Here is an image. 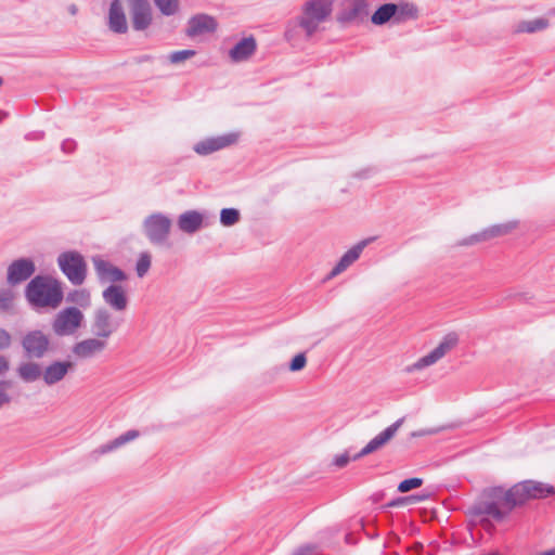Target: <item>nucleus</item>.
<instances>
[{"label":"nucleus","mask_w":555,"mask_h":555,"mask_svg":"<svg viewBox=\"0 0 555 555\" xmlns=\"http://www.w3.org/2000/svg\"><path fill=\"white\" fill-rule=\"evenodd\" d=\"M554 493V488L547 483L526 480L504 491L501 488L491 490V500L482 501L474 506L478 516L488 515L495 520H503L517 505L530 499H542Z\"/></svg>","instance_id":"obj_1"},{"label":"nucleus","mask_w":555,"mask_h":555,"mask_svg":"<svg viewBox=\"0 0 555 555\" xmlns=\"http://www.w3.org/2000/svg\"><path fill=\"white\" fill-rule=\"evenodd\" d=\"M25 297L34 309H56L63 301L61 283L49 275H36L25 288Z\"/></svg>","instance_id":"obj_2"},{"label":"nucleus","mask_w":555,"mask_h":555,"mask_svg":"<svg viewBox=\"0 0 555 555\" xmlns=\"http://www.w3.org/2000/svg\"><path fill=\"white\" fill-rule=\"evenodd\" d=\"M57 264L73 285H81L87 276V263L81 254L76 250L61 253Z\"/></svg>","instance_id":"obj_3"},{"label":"nucleus","mask_w":555,"mask_h":555,"mask_svg":"<svg viewBox=\"0 0 555 555\" xmlns=\"http://www.w3.org/2000/svg\"><path fill=\"white\" fill-rule=\"evenodd\" d=\"M85 314L77 307H67L59 311L52 321V331L56 336H73L82 326Z\"/></svg>","instance_id":"obj_4"},{"label":"nucleus","mask_w":555,"mask_h":555,"mask_svg":"<svg viewBox=\"0 0 555 555\" xmlns=\"http://www.w3.org/2000/svg\"><path fill=\"white\" fill-rule=\"evenodd\" d=\"M459 340V335L455 332L448 333L435 349L409 365L405 371L408 373H413L436 364L457 346Z\"/></svg>","instance_id":"obj_5"},{"label":"nucleus","mask_w":555,"mask_h":555,"mask_svg":"<svg viewBox=\"0 0 555 555\" xmlns=\"http://www.w3.org/2000/svg\"><path fill=\"white\" fill-rule=\"evenodd\" d=\"M143 228L151 243L162 245L170 233L171 220L163 214H153L144 220Z\"/></svg>","instance_id":"obj_6"},{"label":"nucleus","mask_w":555,"mask_h":555,"mask_svg":"<svg viewBox=\"0 0 555 555\" xmlns=\"http://www.w3.org/2000/svg\"><path fill=\"white\" fill-rule=\"evenodd\" d=\"M121 323L122 319H116L107 309L99 308L94 311L91 331L94 336L107 341L117 332Z\"/></svg>","instance_id":"obj_7"},{"label":"nucleus","mask_w":555,"mask_h":555,"mask_svg":"<svg viewBox=\"0 0 555 555\" xmlns=\"http://www.w3.org/2000/svg\"><path fill=\"white\" fill-rule=\"evenodd\" d=\"M22 346L29 358L41 359L50 350V338L39 330L30 331L24 336Z\"/></svg>","instance_id":"obj_8"},{"label":"nucleus","mask_w":555,"mask_h":555,"mask_svg":"<svg viewBox=\"0 0 555 555\" xmlns=\"http://www.w3.org/2000/svg\"><path fill=\"white\" fill-rule=\"evenodd\" d=\"M131 24L135 30H145L152 24V8L149 0H126Z\"/></svg>","instance_id":"obj_9"},{"label":"nucleus","mask_w":555,"mask_h":555,"mask_svg":"<svg viewBox=\"0 0 555 555\" xmlns=\"http://www.w3.org/2000/svg\"><path fill=\"white\" fill-rule=\"evenodd\" d=\"M107 345L108 343L103 338L96 336L89 337L74 344L72 353L78 360H90L102 354L106 350Z\"/></svg>","instance_id":"obj_10"},{"label":"nucleus","mask_w":555,"mask_h":555,"mask_svg":"<svg viewBox=\"0 0 555 555\" xmlns=\"http://www.w3.org/2000/svg\"><path fill=\"white\" fill-rule=\"evenodd\" d=\"M75 370V363L69 360H54L42 369V380L46 386H54L61 383Z\"/></svg>","instance_id":"obj_11"},{"label":"nucleus","mask_w":555,"mask_h":555,"mask_svg":"<svg viewBox=\"0 0 555 555\" xmlns=\"http://www.w3.org/2000/svg\"><path fill=\"white\" fill-rule=\"evenodd\" d=\"M92 262L101 283L118 284L127 279L126 273L121 269L102 259L100 256L92 257Z\"/></svg>","instance_id":"obj_12"},{"label":"nucleus","mask_w":555,"mask_h":555,"mask_svg":"<svg viewBox=\"0 0 555 555\" xmlns=\"http://www.w3.org/2000/svg\"><path fill=\"white\" fill-rule=\"evenodd\" d=\"M404 418H399L385 430L379 433L376 437H374L358 454L353 456V460H359L365 455H369L379 449H382L386 443H388L397 434L399 428L402 426Z\"/></svg>","instance_id":"obj_13"},{"label":"nucleus","mask_w":555,"mask_h":555,"mask_svg":"<svg viewBox=\"0 0 555 555\" xmlns=\"http://www.w3.org/2000/svg\"><path fill=\"white\" fill-rule=\"evenodd\" d=\"M36 271L35 262L29 258L14 260L8 268V283L17 285L29 279Z\"/></svg>","instance_id":"obj_14"},{"label":"nucleus","mask_w":555,"mask_h":555,"mask_svg":"<svg viewBox=\"0 0 555 555\" xmlns=\"http://www.w3.org/2000/svg\"><path fill=\"white\" fill-rule=\"evenodd\" d=\"M104 302L117 312L128 308L129 299L127 291L120 284H111L102 292Z\"/></svg>","instance_id":"obj_15"},{"label":"nucleus","mask_w":555,"mask_h":555,"mask_svg":"<svg viewBox=\"0 0 555 555\" xmlns=\"http://www.w3.org/2000/svg\"><path fill=\"white\" fill-rule=\"evenodd\" d=\"M374 238H366L360 241L353 247H351L348 251H346L343 257L339 259L337 264L333 268L330 273V278H334L341 272H344L347 268H349L358 258L360 257L363 249L370 244Z\"/></svg>","instance_id":"obj_16"},{"label":"nucleus","mask_w":555,"mask_h":555,"mask_svg":"<svg viewBox=\"0 0 555 555\" xmlns=\"http://www.w3.org/2000/svg\"><path fill=\"white\" fill-rule=\"evenodd\" d=\"M108 27L116 34H125L128 30L127 18L120 0H113L111 3Z\"/></svg>","instance_id":"obj_17"},{"label":"nucleus","mask_w":555,"mask_h":555,"mask_svg":"<svg viewBox=\"0 0 555 555\" xmlns=\"http://www.w3.org/2000/svg\"><path fill=\"white\" fill-rule=\"evenodd\" d=\"M139 436H140L139 430H137V429L128 430V431L124 433L122 435L118 436L117 438H115L114 440L100 446L98 449H95L92 452V454L98 457L100 455L113 452V451L121 448L126 443L135 440Z\"/></svg>","instance_id":"obj_18"},{"label":"nucleus","mask_w":555,"mask_h":555,"mask_svg":"<svg viewBox=\"0 0 555 555\" xmlns=\"http://www.w3.org/2000/svg\"><path fill=\"white\" fill-rule=\"evenodd\" d=\"M256 48V40L253 37L243 38L230 50V57L234 62L246 61L255 53Z\"/></svg>","instance_id":"obj_19"},{"label":"nucleus","mask_w":555,"mask_h":555,"mask_svg":"<svg viewBox=\"0 0 555 555\" xmlns=\"http://www.w3.org/2000/svg\"><path fill=\"white\" fill-rule=\"evenodd\" d=\"M304 11L317 22H324L332 12L331 0H310L305 4Z\"/></svg>","instance_id":"obj_20"},{"label":"nucleus","mask_w":555,"mask_h":555,"mask_svg":"<svg viewBox=\"0 0 555 555\" xmlns=\"http://www.w3.org/2000/svg\"><path fill=\"white\" fill-rule=\"evenodd\" d=\"M366 0H346L340 18L345 22H353L366 15Z\"/></svg>","instance_id":"obj_21"},{"label":"nucleus","mask_w":555,"mask_h":555,"mask_svg":"<svg viewBox=\"0 0 555 555\" xmlns=\"http://www.w3.org/2000/svg\"><path fill=\"white\" fill-rule=\"evenodd\" d=\"M203 224V216L194 210L185 211L178 218L179 229L188 234L195 233Z\"/></svg>","instance_id":"obj_22"},{"label":"nucleus","mask_w":555,"mask_h":555,"mask_svg":"<svg viewBox=\"0 0 555 555\" xmlns=\"http://www.w3.org/2000/svg\"><path fill=\"white\" fill-rule=\"evenodd\" d=\"M519 222L517 220H511L504 223L491 225L485 230H482L483 237L487 241H490L495 237L504 236L512 233L514 230L518 228Z\"/></svg>","instance_id":"obj_23"},{"label":"nucleus","mask_w":555,"mask_h":555,"mask_svg":"<svg viewBox=\"0 0 555 555\" xmlns=\"http://www.w3.org/2000/svg\"><path fill=\"white\" fill-rule=\"evenodd\" d=\"M17 374L25 383H33L42 378V367L36 362H25L18 366Z\"/></svg>","instance_id":"obj_24"},{"label":"nucleus","mask_w":555,"mask_h":555,"mask_svg":"<svg viewBox=\"0 0 555 555\" xmlns=\"http://www.w3.org/2000/svg\"><path fill=\"white\" fill-rule=\"evenodd\" d=\"M397 11V4L395 3H386L379 7L375 13L372 15V23L375 25H383L390 21L391 18L395 21V15Z\"/></svg>","instance_id":"obj_25"},{"label":"nucleus","mask_w":555,"mask_h":555,"mask_svg":"<svg viewBox=\"0 0 555 555\" xmlns=\"http://www.w3.org/2000/svg\"><path fill=\"white\" fill-rule=\"evenodd\" d=\"M320 24V22H317L315 18L311 17L304 11L302 15L296 23V27L299 31H302L307 38H310L315 31H318Z\"/></svg>","instance_id":"obj_26"},{"label":"nucleus","mask_w":555,"mask_h":555,"mask_svg":"<svg viewBox=\"0 0 555 555\" xmlns=\"http://www.w3.org/2000/svg\"><path fill=\"white\" fill-rule=\"evenodd\" d=\"M548 26V21L545 18H535L531 21H521L517 24L515 33L532 34L545 29Z\"/></svg>","instance_id":"obj_27"},{"label":"nucleus","mask_w":555,"mask_h":555,"mask_svg":"<svg viewBox=\"0 0 555 555\" xmlns=\"http://www.w3.org/2000/svg\"><path fill=\"white\" fill-rule=\"evenodd\" d=\"M238 138L240 134L237 132H230L210 138V152L233 145L238 141Z\"/></svg>","instance_id":"obj_28"},{"label":"nucleus","mask_w":555,"mask_h":555,"mask_svg":"<svg viewBox=\"0 0 555 555\" xmlns=\"http://www.w3.org/2000/svg\"><path fill=\"white\" fill-rule=\"evenodd\" d=\"M206 29H208V15H196L190 20L186 34L190 37H194L203 34Z\"/></svg>","instance_id":"obj_29"},{"label":"nucleus","mask_w":555,"mask_h":555,"mask_svg":"<svg viewBox=\"0 0 555 555\" xmlns=\"http://www.w3.org/2000/svg\"><path fill=\"white\" fill-rule=\"evenodd\" d=\"M417 17V9L413 4L400 3L397 4V11L395 15L396 23H402L406 20Z\"/></svg>","instance_id":"obj_30"},{"label":"nucleus","mask_w":555,"mask_h":555,"mask_svg":"<svg viewBox=\"0 0 555 555\" xmlns=\"http://www.w3.org/2000/svg\"><path fill=\"white\" fill-rule=\"evenodd\" d=\"M66 300L81 308H88L91 304L90 293L87 289H75L70 292Z\"/></svg>","instance_id":"obj_31"},{"label":"nucleus","mask_w":555,"mask_h":555,"mask_svg":"<svg viewBox=\"0 0 555 555\" xmlns=\"http://www.w3.org/2000/svg\"><path fill=\"white\" fill-rule=\"evenodd\" d=\"M240 221V211L235 208H224L220 214V222L224 227L234 225Z\"/></svg>","instance_id":"obj_32"},{"label":"nucleus","mask_w":555,"mask_h":555,"mask_svg":"<svg viewBox=\"0 0 555 555\" xmlns=\"http://www.w3.org/2000/svg\"><path fill=\"white\" fill-rule=\"evenodd\" d=\"M155 5L164 15H173L179 9V0H154Z\"/></svg>","instance_id":"obj_33"},{"label":"nucleus","mask_w":555,"mask_h":555,"mask_svg":"<svg viewBox=\"0 0 555 555\" xmlns=\"http://www.w3.org/2000/svg\"><path fill=\"white\" fill-rule=\"evenodd\" d=\"M195 54H196L195 50L175 51L168 55V61L171 64L177 65V64L184 63L186 60L193 57Z\"/></svg>","instance_id":"obj_34"},{"label":"nucleus","mask_w":555,"mask_h":555,"mask_svg":"<svg viewBox=\"0 0 555 555\" xmlns=\"http://www.w3.org/2000/svg\"><path fill=\"white\" fill-rule=\"evenodd\" d=\"M151 267V256L149 253H142L137 262V274L139 278H143Z\"/></svg>","instance_id":"obj_35"},{"label":"nucleus","mask_w":555,"mask_h":555,"mask_svg":"<svg viewBox=\"0 0 555 555\" xmlns=\"http://www.w3.org/2000/svg\"><path fill=\"white\" fill-rule=\"evenodd\" d=\"M422 485H423L422 478L405 479L399 483L398 491L401 493H405L413 489L420 488Z\"/></svg>","instance_id":"obj_36"},{"label":"nucleus","mask_w":555,"mask_h":555,"mask_svg":"<svg viewBox=\"0 0 555 555\" xmlns=\"http://www.w3.org/2000/svg\"><path fill=\"white\" fill-rule=\"evenodd\" d=\"M307 364V357L305 352H300L296 354L291 363H289V371L291 372H298L305 369Z\"/></svg>","instance_id":"obj_37"},{"label":"nucleus","mask_w":555,"mask_h":555,"mask_svg":"<svg viewBox=\"0 0 555 555\" xmlns=\"http://www.w3.org/2000/svg\"><path fill=\"white\" fill-rule=\"evenodd\" d=\"M481 242H486L482 231L461 240L460 242H457L456 245L457 246H472V245H476Z\"/></svg>","instance_id":"obj_38"},{"label":"nucleus","mask_w":555,"mask_h":555,"mask_svg":"<svg viewBox=\"0 0 555 555\" xmlns=\"http://www.w3.org/2000/svg\"><path fill=\"white\" fill-rule=\"evenodd\" d=\"M428 499V494H422V495H411L409 498H399L397 500L391 501L388 503V506H398L400 504H403L405 501H424Z\"/></svg>","instance_id":"obj_39"},{"label":"nucleus","mask_w":555,"mask_h":555,"mask_svg":"<svg viewBox=\"0 0 555 555\" xmlns=\"http://www.w3.org/2000/svg\"><path fill=\"white\" fill-rule=\"evenodd\" d=\"M12 293L10 291L0 292V309H9L12 304Z\"/></svg>","instance_id":"obj_40"},{"label":"nucleus","mask_w":555,"mask_h":555,"mask_svg":"<svg viewBox=\"0 0 555 555\" xmlns=\"http://www.w3.org/2000/svg\"><path fill=\"white\" fill-rule=\"evenodd\" d=\"M11 335L3 328H0V349H7L11 346Z\"/></svg>","instance_id":"obj_41"},{"label":"nucleus","mask_w":555,"mask_h":555,"mask_svg":"<svg viewBox=\"0 0 555 555\" xmlns=\"http://www.w3.org/2000/svg\"><path fill=\"white\" fill-rule=\"evenodd\" d=\"M350 461L348 453H343L334 457V465L341 468L345 467Z\"/></svg>","instance_id":"obj_42"},{"label":"nucleus","mask_w":555,"mask_h":555,"mask_svg":"<svg viewBox=\"0 0 555 555\" xmlns=\"http://www.w3.org/2000/svg\"><path fill=\"white\" fill-rule=\"evenodd\" d=\"M194 151L201 155H207L208 154V141L204 140L197 143L194 146Z\"/></svg>","instance_id":"obj_43"},{"label":"nucleus","mask_w":555,"mask_h":555,"mask_svg":"<svg viewBox=\"0 0 555 555\" xmlns=\"http://www.w3.org/2000/svg\"><path fill=\"white\" fill-rule=\"evenodd\" d=\"M437 433H438V429H422L418 431H413L411 434V437H423V436H428V435H435Z\"/></svg>","instance_id":"obj_44"},{"label":"nucleus","mask_w":555,"mask_h":555,"mask_svg":"<svg viewBox=\"0 0 555 555\" xmlns=\"http://www.w3.org/2000/svg\"><path fill=\"white\" fill-rule=\"evenodd\" d=\"M10 369V363L8 359L3 356H0V375L5 374Z\"/></svg>","instance_id":"obj_45"},{"label":"nucleus","mask_w":555,"mask_h":555,"mask_svg":"<svg viewBox=\"0 0 555 555\" xmlns=\"http://www.w3.org/2000/svg\"><path fill=\"white\" fill-rule=\"evenodd\" d=\"M74 147H75V143L73 141H70V140L64 141L62 143V150L64 152L69 153V152H72L74 150Z\"/></svg>","instance_id":"obj_46"},{"label":"nucleus","mask_w":555,"mask_h":555,"mask_svg":"<svg viewBox=\"0 0 555 555\" xmlns=\"http://www.w3.org/2000/svg\"><path fill=\"white\" fill-rule=\"evenodd\" d=\"M10 397L4 391L0 390V408L10 402Z\"/></svg>","instance_id":"obj_47"},{"label":"nucleus","mask_w":555,"mask_h":555,"mask_svg":"<svg viewBox=\"0 0 555 555\" xmlns=\"http://www.w3.org/2000/svg\"><path fill=\"white\" fill-rule=\"evenodd\" d=\"M293 555H311L310 550L308 548H300L297 552H295Z\"/></svg>","instance_id":"obj_48"},{"label":"nucleus","mask_w":555,"mask_h":555,"mask_svg":"<svg viewBox=\"0 0 555 555\" xmlns=\"http://www.w3.org/2000/svg\"><path fill=\"white\" fill-rule=\"evenodd\" d=\"M68 12L72 14V15H75L77 12H78V8L76 4H70L68 7Z\"/></svg>","instance_id":"obj_49"},{"label":"nucleus","mask_w":555,"mask_h":555,"mask_svg":"<svg viewBox=\"0 0 555 555\" xmlns=\"http://www.w3.org/2000/svg\"><path fill=\"white\" fill-rule=\"evenodd\" d=\"M10 382H7V380H2L0 382V388H4V387H10Z\"/></svg>","instance_id":"obj_50"},{"label":"nucleus","mask_w":555,"mask_h":555,"mask_svg":"<svg viewBox=\"0 0 555 555\" xmlns=\"http://www.w3.org/2000/svg\"><path fill=\"white\" fill-rule=\"evenodd\" d=\"M209 23H210V33H211L216 27V22L210 17Z\"/></svg>","instance_id":"obj_51"},{"label":"nucleus","mask_w":555,"mask_h":555,"mask_svg":"<svg viewBox=\"0 0 555 555\" xmlns=\"http://www.w3.org/2000/svg\"><path fill=\"white\" fill-rule=\"evenodd\" d=\"M8 116V114L3 111H0V122Z\"/></svg>","instance_id":"obj_52"},{"label":"nucleus","mask_w":555,"mask_h":555,"mask_svg":"<svg viewBox=\"0 0 555 555\" xmlns=\"http://www.w3.org/2000/svg\"><path fill=\"white\" fill-rule=\"evenodd\" d=\"M483 526H485L486 528H488V527L490 526L489 520H486Z\"/></svg>","instance_id":"obj_53"}]
</instances>
